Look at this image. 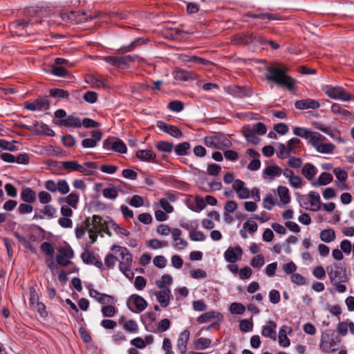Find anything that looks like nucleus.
<instances>
[{
    "mask_svg": "<svg viewBox=\"0 0 354 354\" xmlns=\"http://www.w3.org/2000/svg\"><path fill=\"white\" fill-rule=\"evenodd\" d=\"M24 107L30 111H46L50 108V102L46 98L39 97L32 102H26Z\"/></svg>",
    "mask_w": 354,
    "mask_h": 354,
    "instance_id": "obj_12",
    "label": "nucleus"
},
{
    "mask_svg": "<svg viewBox=\"0 0 354 354\" xmlns=\"http://www.w3.org/2000/svg\"><path fill=\"white\" fill-rule=\"evenodd\" d=\"M244 182L241 180L236 179L234 180L232 188L236 192L239 198L246 199L250 197V190L248 188L244 187Z\"/></svg>",
    "mask_w": 354,
    "mask_h": 354,
    "instance_id": "obj_21",
    "label": "nucleus"
},
{
    "mask_svg": "<svg viewBox=\"0 0 354 354\" xmlns=\"http://www.w3.org/2000/svg\"><path fill=\"white\" fill-rule=\"evenodd\" d=\"M106 222L100 215L94 214L92 217H89L88 236L91 239V243L96 242L98 234L102 232Z\"/></svg>",
    "mask_w": 354,
    "mask_h": 354,
    "instance_id": "obj_5",
    "label": "nucleus"
},
{
    "mask_svg": "<svg viewBox=\"0 0 354 354\" xmlns=\"http://www.w3.org/2000/svg\"><path fill=\"white\" fill-rule=\"evenodd\" d=\"M20 196L21 201L26 203H33L36 201V192L30 187L22 189Z\"/></svg>",
    "mask_w": 354,
    "mask_h": 354,
    "instance_id": "obj_30",
    "label": "nucleus"
},
{
    "mask_svg": "<svg viewBox=\"0 0 354 354\" xmlns=\"http://www.w3.org/2000/svg\"><path fill=\"white\" fill-rule=\"evenodd\" d=\"M289 68L283 64L275 63L274 65L268 66L266 71V79L279 86L287 88L289 91L294 88L295 80L287 75Z\"/></svg>",
    "mask_w": 354,
    "mask_h": 354,
    "instance_id": "obj_1",
    "label": "nucleus"
},
{
    "mask_svg": "<svg viewBox=\"0 0 354 354\" xmlns=\"http://www.w3.org/2000/svg\"><path fill=\"white\" fill-rule=\"evenodd\" d=\"M167 108L174 112H180L184 109V104L181 101L179 100H174L170 102L168 105Z\"/></svg>",
    "mask_w": 354,
    "mask_h": 354,
    "instance_id": "obj_60",
    "label": "nucleus"
},
{
    "mask_svg": "<svg viewBox=\"0 0 354 354\" xmlns=\"http://www.w3.org/2000/svg\"><path fill=\"white\" fill-rule=\"evenodd\" d=\"M231 313L236 315H242L245 310V306L240 303L234 302L230 306Z\"/></svg>",
    "mask_w": 354,
    "mask_h": 354,
    "instance_id": "obj_61",
    "label": "nucleus"
},
{
    "mask_svg": "<svg viewBox=\"0 0 354 354\" xmlns=\"http://www.w3.org/2000/svg\"><path fill=\"white\" fill-rule=\"evenodd\" d=\"M245 17L254 19H260L263 21L279 20L280 18L277 15L267 12H248L245 14Z\"/></svg>",
    "mask_w": 354,
    "mask_h": 354,
    "instance_id": "obj_28",
    "label": "nucleus"
},
{
    "mask_svg": "<svg viewBox=\"0 0 354 354\" xmlns=\"http://www.w3.org/2000/svg\"><path fill=\"white\" fill-rule=\"evenodd\" d=\"M212 341L210 339L205 337H200L194 342V346L196 349L204 350L211 345Z\"/></svg>",
    "mask_w": 354,
    "mask_h": 354,
    "instance_id": "obj_51",
    "label": "nucleus"
},
{
    "mask_svg": "<svg viewBox=\"0 0 354 354\" xmlns=\"http://www.w3.org/2000/svg\"><path fill=\"white\" fill-rule=\"evenodd\" d=\"M330 111L333 114H340L344 119L352 120L353 118V114L348 110L345 109L341 104L337 103H333L330 106Z\"/></svg>",
    "mask_w": 354,
    "mask_h": 354,
    "instance_id": "obj_29",
    "label": "nucleus"
},
{
    "mask_svg": "<svg viewBox=\"0 0 354 354\" xmlns=\"http://www.w3.org/2000/svg\"><path fill=\"white\" fill-rule=\"evenodd\" d=\"M37 285L32 284L29 286V305L31 309H35V306L39 301V294L37 290Z\"/></svg>",
    "mask_w": 354,
    "mask_h": 354,
    "instance_id": "obj_33",
    "label": "nucleus"
},
{
    "mask_svg": "<svg viewBox=\"0 0 354 354\" xmlns=\"http://www.w3.org/2000/svg\"><path fill=\"white\" fill-rule=\"evenodd\" d=\"M59 167L68 171V172L71 171H78L80 173H84L86 174H89V171L87 170L86 167L83 165H80L76 160L71 161H62L59 162Z\"/></svg>",
    "mask_w": 354,
    "mask_h": 354,
    "instance_id": "obj_16",
    "label": "nucleus"
},
{
    "mask_svg": "<svg viewBox=\"0 0 354 354\" xmlns=\"http://www.w3.org/2000/svg\"><path fill=\"white\" fill-rule=\"evenodd\" d=\"M282 174V169L277 165H271L266 167L263 171V176L266 178L267 176L273 179L274 177H278Z\"/></svg>",
    "mask_w": 354,
    "mask_h": 354,
    "instance_id": "obj_32",
    "label": "nucleus"
},
{
    "mask_svg": "<svg viewBox=\"0 0 354 354\" xmlns=\"http://www.w3.org/2000/svg\"><path fill=\"white\" fill-rule=\"evenodd\" d=\"M326 271L331 283L344 282L346 281V275L345 270H344L343 268L337 264L334 263L327 266Z\"/></svg>",
    "mask_w": 354,
    "mask_h": 354,
    "instance_id": "obj_8",
    "label": "nucleus"
},
{
    "mask_svg": "<svg viewBox=\"0 0 354 354\" xmlns=\"http://www.w3.org/2000/svg\"><path fill=\"white\" fill-rule=\"evenodd\" d=\"M183 232L181 230L178 228H172L171 230V238L173 241V247L178 250H185L187 245L188 243L184 239L181 238Z\"/></svg>",
    "mask_w": 354,
    "mask_h": 354,
    "instance_id": "obj_15",
    "label": "nucleus"
},
{
    "mask_svg": "<svg viewBox=\"0 0 354 354\" xmlns=\"http://www.w3.org/2000/svg\"><path fill=\"white\" fill-rule=\"evenodd\" d=\"M89 230V216L86 217L84 221L82 223V225L80 227H77L75 229V236L77 239H82L85 232H87L88 233Z\"/></svg>",
    "mask_w": 354,
    "mask_h": 354,
    "instance_id": "obj_42",
    "label": "nucleus"
},
{
    "mask_svg": "<svg viewBox=\"0 0 354 354\" xmlns=\"http://www.w3.org/2000/svg\"><path fill=\"white\" fill-rule=\"evenodd\" d=\"M277 324L273 321H269L266 326H263L261 335L265 337H269L273 340L277 339Z\"/></svg>",
    "mask_w": 354,
    "mask_h": 354,
    "instance_id": "obj_25",
    "label": "nucleus"
},
{
    "mask_svg": "<svg viewBox=\"0 0 354 354\" xmlns=\"http://www.w3.org/2000/svg\"><path fill=\"white\" fill-rule=\"evenodd\" d=\"M296 109L299 110L317 109L320 106L319 102L313 99H305L297 100L295 103Z\"/></svg>",
    "mask_w": 354,
    "mask_h": 354,
    "instance_id": "obj_19",
    "label": "nucleus"
},
{
    "mask_svg": "<svg viewBox=\"0 0 354 354\" xmlns=\"http://www.w3.org/2000/svg\"><path fill=\"white\" fill-rule=\"evenodd\" d=\"M74 257V252L70 247H62L58 250V254L56 257V262L61 266L65 267L70 265H73L71 259Z\"/></svg>",
    "mask_w": 354,
    "mask_h": 354,
    "instance_id": "obj_9",
    "label": "nucleus"
},
{
    "mask_svg": "<svg viewBox=\"0 0 354 354\" xmlns=\"http://www.w3.org/2000/svg\"><path fill=\"white\" fill-rule=\"evenodd\" d=\"M322 132L328 135L330 137H331L334 140H337L340 142H344V140L341 138L340 131L336 129H333L330 127H329L326 129H322Z\"/></svg>",
    "mask_w": 354,
    "mask_h": 354,
    "instance_id": "obj_54",
    "label": "nucleus"
},
{
    "mask_svg": "<svg viewBox=\"0 0 354 354\" xmlns=\"http://www.w3.org/2000/svg\"><path fill=\"white\" fill-rule=\"evenodd\" d=\"M190 333L186 329L180 333L177 341V347L180 354H185Z\"/></svg>",
    "mask_w": 354,
    "mask_h": 354,
    "instance_id": "obj_26",
    "label": "nucleus"
},
{
    "mask_svg": "<svg viewBox=\"0 0 354 354\" xmlns=\"http://www.w3.org/2000/svg\"><path fill=\"white\" fill-rule=\"evenodd\" d=\"M86 82L91 85V87L99 88L105 86L104 80L98 75H88Z\"/></svg>",
    "mask_w": 354,
    "mask_h": 354,
    "instance_id": "obj_38",
    "label": "nucleus"
},
{
    "mask_svg": "<svg viewBox=\"0 0 354 354\" xmlns=\"http://www.w3.org/2000/svg\"><path fill=\"white\" fill-rule=\"evenodd\" d=\"M156 149L160 152L171 153L174 149V145L165 140H160L155 144Z\"/></svg>",
    "mask_w": 354,
    "mask_h": 354,
    "instance_id": "obj_41",
    "label": "nucleus"
},
{
    "mask_svg": "<svg viewBox=\"0 0 354 354\" xmlns=\"http://www.w3.org/2000/svg\"><path fill=\"white\" fill-rule=\"evenodd\" d=\"M340 342V338L335 336L333 330H327L322 333L320 348L325 353H331L337 350Z\"/></svg>",
    "mask_w": 354,
    "mask_h": 354,
    "instance_id": "obj_3",
    "label": "nucleus"
},
{
    "mask_svg": "<svg viewBox=\"0 0 354 354\" xmlns=\"http://www.w3.org/2000/svg\"><path fill=\"white\" fill-rule=\"evenodd\" d=\"M109 225L110 228H111L116 234L123 235L127 236L130 234V232L125 230L124 228L121 227L118 224H117L113 220H110L109 221Z\"/></svg>",
    "mask_w": 354,
    "mask_h": 354,
    "instance_id": "obj_53",
    "label": "nucleus"
},
{
    "mask_svg": "<svg viewBox=\"0 0 354 354\" xmlns=\"http://www.w3.org/2000/svg\"><path fill=\"white\" fill-rule=\"evenodd\" d=\"M81 258L86 264H93L101 270H104V265L98 255L95 256L89 250H86L81 254Z\"/></svg>",
    "mask_w": 354,
    "mask_h": 354,
    "instance_id": "obj_13",
    "label": "nucleus"
},
{
    "mask_svg": "<svg viewBox=\"0 0 354 354\" xmlns=\"http://www.w3.org/2000/svg\"><path fill=\"white\" fill-rule=\"evenodd\" d=\"M189 238L193 241H203L206 239V236L203 232L196 230L189 232Z\"/></svg>",
    "mask_w": 354,
    "mask_h": 354,
    "instance_id": "obj_64",
    "label": "nucleus"
},
{
    "mask_svg": "<svg viewBox=\"0 0 354 354\" xmlns=\"http://www.w3.org/2000/svg\"><path fill=\"white\" fill-rule=\"evenodd\" d=\"M216 149L223 150L232 146L231 141L223 135H214Z\"/></svg>",
    "mask_w": 354,
    "mask_h": 354,
    "instance_id": "obj_37",
    "label": "nucleus"
},
{
    "mask_svg": "<svg viewBox=\"0 0 354 354\" xmlns=\"http://www.w3.org/2000/svg\"><path fill=\"white\" fill-rule=\"evenodd\" d=\"M147 40L143 37L137 38L133 40L129 45L122 47L118 50L120 53H127L131 52L135 49L138 46H141L147 44Z\"/></svg>",
    "mask_w": 354,
    "mask_h": 354,
    "instance_id": "obj_35",
    "label": "nucleus"
},
{
    "mask_svg": "<svg viewBox=\"0 0 354 354\" xmlns=\"http://www.w3.org/2000/svg\"><path fill=\"white\" fill-rule=\"evenodd\" d=\"M333 174H335V177L341 182H345L348 178V174L347 172L340 168V167H335L333 169Z\"/></svg>",
    "mask_w": 354,
    "mask_h": 354,
    "instance_id": "obj_63",
    "label": "nucleus"
},
{
    "mask_svg": "<svg viewBox=\"0 0 354 354\" xmlns=\"http://www.w3.org/2000/svg\"><path fill=\"white\" fill-rule=\"evenodd\" d=\"M278 194L281 201L284 204H287L290 202V196L289 190L286 187L279 186L278 187Z\"/></svg>",
    "mask_w": 354,
    "mask_h": 354,
    "instance_id": "obj_48",
    "label": "nucleus"
},
{
    "mask_svg": "<svg viewBox=\"0 0 354 354\" xmlns=\"http://www.w3.org/2000/svg\"><path fill=\"white\" fill-rule=\"evenodd\" d=\"M157 300L162 308H166L170 303V297H171L169 288L161 289V290L156 293Z\"/></svg>",
    "mask_w": 354,
    "mask_h": 354,
    "instance_id": "obj_24",
    "label": "nucleus"
},
{
    "mask_svg": "<svg viewBox=\"0 0 354 354\" xmlns=\"http://www.w3.org/2000/svg\"><path fill=\"white\" fill-rule=\"evenodd\" d=\"M317 173V168L311 163L305 164L301 169L302 175L308 180H312Z\"/></svg>",
    "mask_w": 354,
    "mask_h": 354,
    "instance_id": "obj_34",
    "label": "nucleus"
},
{
    "mask_svg": "<svg viewBox=\"0 0 354 354\" xmlns=\"http://www.w3.org/2000/svg\"><path fill=\"white\" fill-rule=\"evenodd\" d=\"M223 318V316L221 313L212 310L206 312L198 317L197 322L199 324H205L211 322L213 319L221 321Z\"/></svg>",
    "mask_w": 354,
    "mask_h": 354,
    "instance_id": "obj_23",
    "label": "nucleus"
},
{
    "mask_svg": "<svg viewBox=\"0 0 354 354\" xmlns=\"http://www.w3.org/2000/svg\"><path fill=\"white\" fill-rule=\"evenodd\" d=\"M244 137L246 140L254 145H257L260 142L259 138L256 135V133L249 127H245L243 129Z\"/></svg>",
    "mask_w": 354,
    "mask_h": 354,
    "instance_id": "obj_36",
    "label": "nucleus"
},
{
    "mask_svg": "<svg viewBox=\"0 0 354 354\" xmlns=\"http://www.w3.org/2000/svg\"><path fill=\"white\" fill-rule=\"evenodd\" d=\"M102 308V313L104 317H112L116 313L115 307L113 304H104Z\"/></svg>",
    "mask_w": 354,
    "mask_h": 354,
    "instance_id": "obj_57",
    "label": "nucleus"
},
{
    "mask_svg": "<svg viewBox=\"0 0 354 354\" xmlns=\"http://www.w3.org/2000/svg\"><path fill=\"white\" fill-rule=\"evenodd\" d=\"M243 250L239 246L229 247L224 252L225 260L230 263H235L241 258Z\"/></svg>",
    "mask_w": 354,
    "mask_h": 354,
    "instance_id": "obj_14",
    "label": "nucleus"
},
{
    "mask_svg": "<svg viewBox=\"0 0 354 354\" xmlns=\"http://www.w3.org/2000/svg\"><path fill=\"white\" fill-rule=\"evenodd\" d=\"M102 194L104 198L111 200L115 199L118 196L117 189L113 187H106L103 189Z\"/></svg>",
    "mask_w": 354,
    "mask_h": 354,
    "instance_id": "obj_58",
    "label": "nucleus"
},
{
    "mask_svg": "<svg viewBox=\"0 0 354 354\" xmlns=\"http://www.w3.org/2000/svg\"><path fill=\"white\" fill-rule=\"evenodd\" d=\"M51 73L57 77H65L68 72L64 66L55 64L52 67Z\"/></svg>",
    "mask_w": 354,
    "mask_h": 354,
    "instance_id": "obj_62",
    "label": "nucleus"
},
{
    "mask_svg": "<svg viewBox=\"0 0 354 354\" xmlns=\"http://www.w3.org/2000/svg\"><path fill=\"white\" fill-rule=\"evenodd\" d=\"M49 94L51 97L57 98L58 100H68L69 97L68 92L62 88H51L49 91Z\"/></svg>",
    "mask_w": 354,
    "mask_h": 354,
    "instance_id": "obj_44",
    "label": "nucleus"
},
{
    "mask_svg": "<svg viewBox=\"0 0 354 354\" xmlns=\"http://www.w3.org/2000/svg\"><path fill=\"white\" fill-rule=\"evenodd\" d=\"M174 79L180 81H187L191 79V73L183 69H178L174 73Z\"/></svg>",
    "mask_w": 354,
    "mask_h": 354,
    "instance_id": "obj_55",
    "label": "nucleus"
},
{
    "mask_svg": "<svg viewBox=\"0 0 354 354\" xmlns=\"http://www.w3.org/2000/svg\"><path fill=\"white\" fill-rule=\"evenodd\" d=\"M123 328L129 333H135L138 330V326L136 321L129 319L124 322Z\"/></svg>",
    "mask_w": 354,
    "mask_h": 354,
    "instance_id": "obj_59",
    "label": "nucleus"
},
{
    "mask_svg": "<svg viewBox=\"0 0 354 354\" xmlns=\"http://www.w3.org/2000/svg\"><path fill=\"white\" fill-rule=\"evenodd\" d=\"M326 140L325 136L319 132L313 131L308 142L320 153H333L335 146L333 143L326 142Z\"/></svg>",
    "mask_w": 354,
    "mask_h": 354,
    "instance_id": "obj_2",
    "label": "nucleus"
},
{
    "mask_svg": "<svg viewBox=\"0 0 354 354\" xmlns=\"http://www.w3.org/2000/svg\"><path fill=\"white\" fill-rule=\"evenodd\" d=\"M320 239L325 243H330L335 240V232L333 229L323 230L320 232Z\"/></svg>",
    "mask_w": 354,
    "mask_h": 354,
    "instance_id": "obj_43",
    "label": "nucleus"
},
{
    "mask_svg": "<svg viewBox=\"0 0 354 354\" xmlns=\"http://www.w3.org/2000/svg\"><path fill=\"white\" fill-rule=\"evenodd\" d=\"M190 144L188 142H183L174 146V151L178 156H183L188 154V151L190 149Z\"/></svg>",
    "mask_w": 354,
    "mask_h": 354,
    "instance_id": "obj_40",
    "label": "nucleus"
},
{
    "mask_svg": "<svg viewBox=\"0 0 354 354\" xmlns=\"http://www.w3.org/2000/svg\"><path fill=\"white\" fill-rule=\"evenodd\" d=\"M309 202L312 207L313 211H318L321 208L320 196L317 192H310L308 194Z\"/></svg>",
    "mask_w": 354,
    "mask_h": 354,
    "instance_id": "obj_39",
    "label": "nucleus"
},
{
    "mask_svg": "<svg viewBox=\"0 0 354 354\" xmlns=\"http://www.w3.org/2000/svg\"><path fill=\"white\" fill-rule=\"evenodd\" d=\"M313 131H309L308 129L304 127H296L293 128V133L302 138H305L309 140L311 134Z\"/></svg>",
    "mask_w": 354,
    "mask_h": 354,
    "instance_id": "obj_45",
    "label": "nucleus"
},
{
    "mask_svg": "<svg viewBox=\"0 0 354 354\" xmlns=\"http://www.w3.org/2000/svg\"><path fill=\"white\" fill-rule=\"evenodd\" d=\"M59 15L64 21L73 24H80L92 19L91 17H87L85 12L80 11H64L61 12Z\"/></svg>",
    "mask_w": 354,
    "mask_h": 354,
    "instance_id": "obj_7",
    "label": "nucleus"
},
{
    "mask_svg": "<svg viewBox=\"0 0 354 354\" xmlns=\"http://www.w3.org/2000/svg\"><path fill=\"white\" fill-rule=\"evenodd\" d=\"M89 295L101 304H113L115 301L113 297L99 292L94 289L89 290Z\"/></svg>",
    "mask_w": 354,
    "mask_h": 354,
    "instance_id": "obj_20",
    "label": "nucleus"
},
{
    "mask_svg": "<svg viewBox=\"0 0 354 354\" xmlns=\"http://www.w3.org/2000/svg\"><path fill=\"white\" fill-rule=\"evenodd\" d=\"M79 201V194L77 192H71L66 197L59 198L58 202L60 204L65 203L67 204V205H69L73 209H76L77 208Z\"/></svg>",
    "mask_w": 354,
    "mask_h": 354,
    "instance_id": "obj_27",
    "label": "nucleus"
},
{
    "mask_svg": "<svg viewBox=\"0 0 354 354\" xmlns=\"http://www.w3.org/2000/svg\"><path fill=\"white\" fill-rule=\"evenodd\" d=\"M102 133L100 130L91 131V138L82 140V146L84 148H93L97 146V142L102 140Z\"/></svg>",
    "mask_w": 354,
    "mask_h": 354,
    "instance_id": "obj_18",
    "label": "nucleus"
},
{
    "mask_svg": "<svg viewBox=\"0 0 354 354\" xmlns=\"http://www.w3.org/2000/svg\"><path fill=\"white\" fill-rule=\"evenodd\" d=\"M112 150L120 153H127V148L122 140L117 139L112 144Z\"/></svg>",
    "mask_w": 354,
    "mask_h": 354,
    "instance_id": "obj_52",
    "label": "nucleus"
},
{
    "mask_svg": "<svg viewBox=\"0 0 354 354\" xmlns=\"http://www.w3.org/2000/svg\"><path fill=\"white\" fill-rule=\"evenodd\" d=\"M122 57L105 56L103 60L115 67H124V62L122 60Z\"/></svg>",
    "mask_w": 354,
    "mask_h": 354,
    "instance_id": "obj_47",
    "label": "nucleus"
},
{
    "mask_svg": "<svg viewBox=\"0 0 354 354\" xmlns=\"http://www.w3.org/2000/svg\"><path fill=\"white\" fill-rule=\"evenodd\" d=\"M111 250L120 253V256L122 259L119 264L120 269L124 268L126 267H131L133 260L132 255L127 248L113 245L111 248Z\"/></svg>",
    "mask_w": 354,
    "mask_h": 354,
    "instance_id": "obj_11",
    "label": "nucleus"
},
{
    "mask_svg": "<svg viewBox=\"0 0 354 354\" xmlns=\"http://www.w3.org/2000/svg\"><path fill=\"white\" fill-rule=\"evenodd\" d=\"M44 187L52 193L59 192L62 195L70 192L69 185L65 179L59 180L57 182L53 180H47L44 183Z\"/></svg>",
    "mask_w": 354,
    "mask_h": 354,
    "instance_id": "obj_6",
    "label": "nucleus"
},
{
    "mask_svg": "<svg viewBox=\"0 0 354 354\" xmlns=\"http://www.w3.org/2000/svg\"><path fill=\"white\" fill-rule=\"evenodd\" d=\"M127 306L131 312L138 313L146 309L147 302L141 296L132 295L128 299Z\"/></svg>",
    "mask_w": 354,
    "mask_h": 354,
    "instance_id": "obj_10",
    "label": "nucleus"
},
{
    "mask_svg": "<svg viewBox=\"0 0 354 354\" xmlns=\"http://www.w3.org/2000/svg\"><path fill=\"white\" fill-rule=\"evenodd\" d=\"M41 250L47 256L50 258L53 257L55 253V248L53 245L49 242H44L40 246Z\"/></svg>",
    "mask_w": 354,
    "mask_h": 354,
    "instance_id": "obj_56",
    "label": "nucleus"
},
{
    "mask_svg": "<svg viewBox=\"0 0 354 354\" xmlns=\"http://www.w3.org/2000/svg\"><path fill=\"white\" fill-rule=\"evenodd\" d=\"M173 279L170 274H165L161 277L160 280L156 281V284L160 289L168 288L166 285L172 283Z\"/></svg>",
    "mask_w": 354,
    "mask_h": 354,
    "instance_id": "obj_50",
    "label": "nucleus"
},
{
    "mask_svg": "<svg viewBox=\"0 0 354 354\" xmlns=\"http://www.w3.org/2000/svg\"><path fill=\"white\" fill-rule=\"evenodd\" d=\"M333 177L332 174L328 172H322L316 180L312 182L313 187H319L326 185L333 181Z\"/></svg>",
    "mask_w": 354,
    "mask_h": 354,
    "instance_id": "obj_31",
    "label": "nucleus"
},
{
    "mask_svg": "<svg viewBox=\"0 0 354 354\" xmlns=\"http://www.w3.org/2000/svg\"><path fill=\"white\" fill-rule=\"evenodd\" d=\"M15 236L18 241L27 249H28L32 253L37 252L36 248L32 244V243L28 240L26 237L20 235L18 233H15Z\"/></svg>",
    "mask_w": 354,
    "mask_h": 354,
    "instance_id": "obj_49",
    "label": "nucleus"
},
{
    "mask_svg": "<svg viewBox=\"0 0 354 354\" xmlns=\"http://www.w3.org/2000/svg\"><path fill=\"white\" fill-rule=\"evenodd\" d=\"M323 92L330 98L343 102H349L353 100V95L342 86L326 85L322 88Z\"/></svg>",
    "mask_w": 354,
    "mask_h": 354,
    "instance_id": "obj_4",
    "label": "nucleus"
},
{
    "mask_svg": "<svg viewBox=\"0 0 354 354\" xmlns=\"http://www.w3.org/2000/svg\"><path fill=\"white\" fill-rule=\"evenodd\" d=\"M136 156L141 161L156 163V154L149 149H139L136 153Z\"/></svg>",
    "mask_w": 354,
    "mask_h": 354,
    "instance_id": "obj_22",
    "label": "nucleus"
},
{
    "mask_svg": "<svg viewBox=\"0 0 354 354\" xmlns=\"http://www.w3.org/2000/svg\"><path fill=\"white\" fill-rule=\"evenodd\" d=\"M80 119L74 115H69L65 119L57 120L55 123L59 127L80 128L82 127Z\"/></svg>",
    "mask_w": 354,
    "mask_h": 354,
    "instance_id": "obj_17",
    "label": "nucleus"
},
{
    "mask_svg": "<svg viewBox=\"0 0 354 354\" xmlns=\"http://www.w3.org/2000/svg\"><path fill=\"white\" fill-rule=\"evenodd\" d=\"M179 225L182 228L189 230V232H192V230H196L198 227L199 223L196 220H181L180 221Z\"/></svg>",
    "mask_w": 354,
    "mask_h": 354,
    "instance_id": "obj_46",
    "label": "nucleus"
}]
</instances>
